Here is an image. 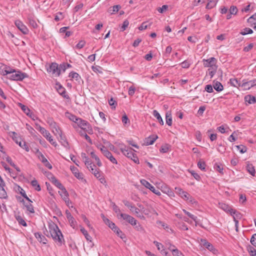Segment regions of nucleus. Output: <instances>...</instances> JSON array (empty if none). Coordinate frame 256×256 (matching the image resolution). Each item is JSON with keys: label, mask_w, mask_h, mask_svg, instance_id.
Instances as JSON below:
<instances>
[{"label": "nucleus", "mask_w": 256, "mask_h": 256, "mask_svg": "<svg viewBox=\"0 0 256 256\" xmlns=\"http://www.w3.org/2000/svg\"><path fill=\"white\" fill-rule=\"evenodd\" d=\"M48 228L50 234L52 239L55 241V242H58L61 245L62 241H64V239L62 233L58 226L54 224H50L48 226Z\"/></svg>", "instance_id": "nucleus-1"}, {"label": "nucleus", "mask_w": 256, "mask_h": 256, "mask_svg": "<svg viewBox=\"0 0 256 256\" xmlns=\"http://www.w3.org/2000/svg\"><path fill=\"white\" fill-rule=\"evenodd\" d=\"M17 200L20 204L21 208L26 210L27 214H34L35 212L34 207L32 204V201L29 198L24 199L22 197L17 196Z\"/></svg>", "instance_id": "nucleus-2"}, {"label": "nucleus", "mask_w": 256, "mask_h": 256, "mask_svg": "<svg viewBox=\"0 0 256 256\" xmlns=\"http://www.w3.org/2000/svg\"><path fill=\"white\" fill-rule=\"evenodd\" d=\"M47 123L49 124L52 130V132L54 134H59L62 137V132L60 130L57 124L54 120L52 118H48L47 120Z\"/></svg>", "instance_id": "nucleus-3"}, {"label": "nucleus", "mask_w": 256, "mask_h": 256, "mask_svg": "<svg viewBox=\"0 0 256 256\" xmlns=\"http://www.w3.org/2000/svg\"><path fill=\"white\" fill-rule=\"evenodd\" d=\"M48 72L52 73L55 76H59L60 74V66L56 62H52L47 69Z\"/></svg>", "instance_id": "nucleus-4"}, {"label": "nucleus", "mask_w": 256, "mask_h": 256, "mask_svg": "<svg viewBox=\"0 0 256 256\" xmlns=\"http://www.w3.org/2000/svg\"><path fill=\"white\" fill-rule=\"evenodd\" d=\"M216 62V58L214 57L207 60H203L204 67H210L211 68L217 69Z\"/></svg>", "instance_id": "nucleus-5"}, {"label": "nucleus", "mask_w": 256, "mask_h": 256, "mask_svg": "<svg viewBox=\"0 0 256 256\" xmlns=\"http://www.w3.org/2000/svg\"><path fill=\"white\" fill-rule=\"evenodd\" d=\"M140 183L144 186L146 188L150 190L154 194L158 196L161 194L160 191L158 189H156L153 186H152L146 180L142 179L140 180Z\"/></svg>", "instance_id": "nucleus-6"}, {"label": "nucleus", "mask_w": 256, "mask_h": 256, "mask_svg": "<svg viewBox=\"0 0 256 256\" xmlns=\"http://www.w3.org/2000/svg\"><path fill=\"white\" fill-rule=\"evenodd\" d=\"M120 217L132 226H136L138 221L134 217L126 214H120Z\"/></svg>", "instance_id": "nucleus-7"}, {"label": "nucleus", "mask_w": 256, "mask_h": 256, "mask_svg": "<svg viewBox=\"0 0 256 256\" xmlns=\"http://www.w3.org/2000/svg\"><path fill=\"white\" fill-rule=\"evenodd\" d=\"M120 150L128 158H131L134 157V153L132 151L134 150L132 148L124 146V148H120Z\"/></svg>", "instance_id": "nucleus-8"}, {"label": "nucleus", "mask_w": 256, "mask_h": 256, "mask_svg": "<svg viewBox=\"0 0 256 256\" xmlns=\"http://www.w3.org/2000/svg\"><path fill=\"white\" fill-rule=\"evenodd\" d=\"M176 192L184 200H188L190 196V194L187 192L184 191L180 188H176Z\"/></svg>", "instance_id": "nucleus-9"}, {"label": "nucleus", "mask_w": 256, "mask_h": 256, "mask_svg": "<svg viewBox=\"0 0 256 256\" xmlns=\"http://www.w3.org/2000/svg\"><path fill=\"white\" fill-rule=\"evenodd\" d=\"M256 86V80H250L248 82H244L243 80V82L241 85V87H243L246 90H248L250 88H252Z\"/></svg>", "instance_id": "nucleus-10"}, {"label": "nucleus", "mask_w": 256, "mask_h": 256, "mask_svg": "<svg viewBox=\"0 0 256 256\" xmlns=\"http://www.w3.org/2000/svg\"><path fill=\"white\" fill-rule=\"evenodd\" d=\"M158 138V136L156 135H151L144 139V144L146 146L152 145Z\"/></svg>", "instance_id": "nucleus-11"}, {"label": "nucleus", "mask_w": 256, "mask_h": 256, "mask_svg": "<svg viewBox=\"0 0 256 256\" xmlns=\"http://www.w3.org/2000/svg\"><path fill=\"white\" fill-rule=\"evenodd\" d=\"M58 86L57 91L60 94L63 98L70 99V96L66 94V89L60 84H56Z\"/></svg>", "instance_id": "nucleus-12"}, {"label": "nucleus", "mask_w": 256, "mask_h": 256, "mask_svg": "<svg viewBox=\"0 0 256 256\" xmlns=\"http://www.w3.org/2000/svg\"><path fill=\"white\" fill-rule=\"evenodd\" d=\"M43 136L46 138V139L54 146H56L57 144L56 141L54 140L52 137L51 136L50 133L46 130V132L44 134H42Z\"/></svg>", "instance_id": "nucleus-13"}, {"label": "nucleus", "mask_w": 256, "mask_h": 256, "mask_svg": "<svg viewBox=\"0 0 256 256\" xmlns=\"http://www.w3.org/2000/svg\"><path fill=\"white\" fill-rule=\"evenodd\" d=\"M76 123L78 124V126L81 128L82 129H86L87 126L89 124L88 122L86 120H83L80 118H78L77 120Z\"/></svg>", "instance_id": "nucleus-14"}, {"label": "nucleus", "mask_w": 256, "mask_h": 256, "mask_svg": "<svg viewBox=\"0 0 256 256\" xmlns=\"http://www.w3.org/2000/svg\"><path fill=\"white\" fill-rule=\"evenodd\" d=\"M17 28L24 34H27L28 32V30L27 27L20 22L17 23Z\"/></svg>", "instance_id": "nucleus-15"}, {"label": "nucleus", "mask_w": 256, "mask_h": 256, "mask_svg": "<svg viewBox=\"0 0 256 256\" xmlns=\"http://www.w3.org/2000/svg\"><path fill=\"white\" fill-rule=\"evenodd\" d=\"M34 236L39 242H42L44 244H46V238L40 232H36Z\"/></svg>", "instance_id": "nucleus-16"}, {"label": "nucleus", "mask_w": 256, "mask_h": 256, "mask_svg": "<svg viewBox=\"0 0 256 256\" xmlns=\"http://www.w3.org/2000/svg\"><path fill=\"white\" fill-rule=\"evenodd\" d=\"M162 191L167 194L170 196H174V193L172 192V191L170 190V188H169L166 185L163 184L162 186Z\"/></svg>", "instance_id": "nucleus-17"}, {"label": "nucleus", "mask_w": 256, "mask_h": 256, "mask_svg": "<svg viewBox=\"0 0 256 256\" xmlns=\"http://www.w3.org/2000/svg\"><path fill=\"white\" fill-rule=\"evenodd\" d=\"M51 182L60 190H62V189H64V187L54 176H52L51 177Z\"/></svg>", "instance_id": "nucleus-18"}, {"label": "nucleus", "mask_w": 256, "mask_h": 256, "mask_svg": "<svg viewBox=\"0 0 256 256\" xmlns=\"http://www.w3.org/2000/svg\"><path fill=\"white\" fill-rule=\"evenodd\" d=\"M213 87L218 92H220L224 90V86L222 84L216 80H214L213 82Z\"/></svg>", "instance_id": "nucleus-19"}, {"label": "nucleus", "mask_w": 256, "mask_h": 256, "mask_svg": "<svg viewBox=\"0 0 256 256\" xmlns=\"http://www.w3.org/2000/svg\"><path fill=\"white\" fill-rule=\"evenodd\" d=\"M104 156L108 158L112 164H117V160L112 156V153L110 151H106L104 152Z\"/></svg>", "instance_id": "nucleus-20"}, {"label": "nucleus", "mask_w": 256, "mask_h": 256, "mask_svg": "<svg viewBox=\"0 0 256 256\" xmlns=\"http://www.w3.org/2000/svg\"><path fill=\"white\" fill-rule=\"evenodd\" d=\"M202 244L210 252H214L215 250L213 246L206 240H202Z\"/></svg>", "instance_id": "nucleus-21"}, {"label": "nucleus", "mask_w": 256, "mask_h": 256, "mask_svg": "<svg viewBox=\"0 0 256 256\" xmlns=\"http://www.w3.org/2000/svg\"><path fill=\"white\" fill-rule=\"evenodd\" d=\"M70 170H71L72 171V173L74 174V176L78 179H82L83 178H82V174H80L78 172V169L73 166H71L70 168Z\"/></svg>", "instance_id": "nucleus-22"}, {"label": "nucleus", "mask_w": 256, "mask_h": 256, "mask_svg": "<svg viewBox=\"0 0 256 256\" xmlns=\"http://www.w3.org/2000/svg\"><path fill=\"white\" fill-rule=\"evenodd\" d=\"M69 77L72 78H74L75 80L78 82V83L82 80L80 76L76 72H72L69 74Z\"/></svg>", "instance_id": "nucleus-23"}, {"label": "nucleus", "mask_w": 256, "mask_h": 256, "mask_svg": "<svg viewBox=\"0 0 256 256\" xmlns=\"http://www.w3.org/2000/svg\"><path fill=\"white\" fill-rule=\"evenodd\" d=\"M17 106H18L22 111L27 116L30 112V109L22 103L17 102Z\"/></svg>", "instance_id": "nucleus-24"}, {"label": "nucleus", "mask_w": 256, "mask_h": 256, "mask_svg": "<svg viewBox=\"0 0 256 256\" xmlns=\"http://www.w3.org/2000/svg\"><path fill=\"white\" fill-rule=\"evenodd\" d=\"M244 100L250 104H252L256 102V98L252 95H246L244 97Z\"/></svg>", "instance_id": "nucleus-25"}, {"label": "nucleus", "mask_w": 256, "mask_h": 256, "mask_svg": "<svg viewBox=\"0 0 256 256\" xmlns=\"http://www.w3.org/2000/svg\"><path fill=\"white\" fill-rule=\"evenodd\" d=\"M230 84L232 86L238 88L241 87L242 83L236 78H230Z\"/></svg>", "instance_id": "nucleus-26"}, {"label": "nucleus", "mask_w": 256, "mask_h": 256, "mask_svg": "<svg viewBox=\"0 0 256 256\" xmlns=\"http://www.w3.org/2000/svg\"><path fill=\"white\" fill-rule=\"evenodd\" d=\"M230 214L232 216H233L234 220L240 219L242 216V214L240 212L235 210L232 209Z\"/></svg>", "instance_id": "nucleus-27"}, {"label": "nucleus", "mask_w": 256, "mask_h": 256, "mask_svg": "<svg viewBox=\"0 0 256 256\" xmlns=\"http://www.w3.org/2000/svg\"><path fill=\"white\" fill-rule=\"evenodd\" d=\"M28 76L25 72H23L20 70H17V81L22 80L25 78H28Z\"/></svg>", "instance_id": "nucleus-28"}, {"label": "nucleus", "mask_w": 256, "mask_h": 256, "mask_svg": "<svg viewBox=\"0 0 256 256\" xmlns=\"http://www.w3.org/2000/svg\"><path fill=\"white\" fill-rule=\"evenodd\" d=\"M17 144H18L19 146L24 149L26 152L30 150L29 146L24 140H22L19 142L17 141Z\"/></svg>", "instance_id": "nucleus-29"}, {"label": "nucleus", "mask_w": 256, "mask_h": 256, "mask_svg": "<svg viewBox=\"0 0 256 256\" xmlns=\"http://www.w3.org/2000/svg\"><path fill=\"white\" fill-rule=\"evenodd\" d=\"M7 66L0 63V74L2 75H8V72L6 71Z\"/></svg>", "instance_id": "nucleus-30"}, {"label": "nucleus", "mask_w": 256, "mask_h": 256, "mask_svg": "<svg viewBox=\"0 0 256 256\" xmlns=\"http://www.w3.org/2000/svg\"><path fill=\"white\" fill-rule=\"evenodd\" d=\"M246 170L252 176H255L256 171L254 166L252 164H248L246 166Z\"/></svg>", "instance_id": "nucleus-31"}, {"label": "nucleus", "mask_w": 256, "mask_h": 256, "mask_svg": "<svg viewBox=\"0 0 256 256\" xmlns=\"http://www.w3.org/2000/svg\"><path fill=\"white\" fill-rule=\"evenodd\" d=\"M153 114L156 118L160 124L162 126L164 125V123L162 118L158 112L156 110H154L153 111Z\"/></svg>", "instance_id": "nucleus-32"}, {"label": "nucleus", "mask_w": 256, "mask_h": 256, "mask_svg": "<svg viewBox=\"0 0 256 256\" xmlns=\"http://www.w3.org/2000/svg\"><path fill=\"white\" fill-rule=\"evenodd\" d=\"M80 231L84 235L85 238L88 241H90V242L92 240V238L88 234L87 230H86L84 228H80Z\"/></svg>", "instance_id": "nucleus-33"}, {"label": "nucleus", "mask_w": 256, "mask_h": 256, "mask_svg": "<svg viewBox=\"0 0 256 256\" xmlns=\"http://www.w3.org/2000/svg\"><path fill=\"white\" fill-rule=\"evenodd\" d=\"M61 190V192H58L60 194L63 200H66L68 198V192L65 188H64V189H62Z\"/></svg>", "instance_id": "nucleus-34"}, {"label": "nucleus", "mask_w": 256, "mask_h": 256, "mask_svg": "<svg viewBox=\"0 0 256 256\" xmlns=\"http://www.w3.org/2000/svg\"><path fill=\"white\" fill-rule=\"evenodd\" d=\"M218 0H208V2L206 4V8L210 9L216 6Z\"/></svg>", "instance_id": "nucleus-35"}, {"label": "nucleus", "mask_w": 256, "mask_h": 256, "mask_svg": "<svg viewBox=\"0 0 256 256\" xmlns=\"http://www.w3.org/2000/svg\"><path fill=\"white\" fill-rule=\"evenodd\" d=\"M31 184L36 190L39 192L41 190L40 186L36 180H32L31 182Z\"/></svg>", "instance_id": "nucleus-36"}, {"label": "nucleus", "mask_w": 256, "mask_h": 256, "mask_svg": "<svg viewBox=\"0 0 256 256\" xmlns=\"http://www.w3.org/2000/svg\"><path fill=\"white\" fill-rule=\"evenodd\" d=\"M81 156L86 166H88V164H91V161H89L88 156H86V154L84 152H82Z\"/></svg>", "instance_id": "nucleus-37"}, {"label": "nucleus", "mask_w": 256, "mask_h": 256, "mask_svg": "<svg viewBox=\"0 0 256 256\" xmlns=\"http://www.w3.org/2000/svg\"><path fill=\"white\" fill-rule=\"evenodd\" d=\"M94 176L95 177H96L97 178H98L100 182L102 183H103L104 182H106V180H104V178L101 176V174L100 173V170L98 168V170L96 171V174H94Z\"/></svg>", "instance_id": "nucleus-38"}, {"label": "nucleus", "mask_w": 256, "mask_h": 256, "mask_svg": "<svg viewBox=\"0 0 256 256\" xmlns=\"http://www.w3.org/2000/svg\"><path fill=\"white\" fill-rule=\"evenodd\" d=\"M91 156L94 158L97 162V165L98 166H102V164L99 158L94 154V152H90Z\"/></svg>", "instance_id": "nucleus-39"}, {"label": "nucleus", "mask_w": 256, "mask_h": 256, "mask_svg": "<svg viewBox=\"0 0 256 256\" xmlns=\"http://www.w3.org/2000/svg\"><path fill=\"white\" fill-rule=\"evenodd\" d=\"M214 168L221 174H223V166L222 164L216 163L214 166Z\"/></svg>", "instance_id": "nucleus-40"}, {"label": "nucleus", "mask_w": 256, "mask_h": 256, "mask_svg": "<svg viewBox=\"0 0 256 256\" xmlns=\"http://www.w3.org/2000/svg\"><path fill=\"white\" fill-rule=\"evenodd\" d=\"M86 166L92 174L98 170V168H96V166L93 164L92 162H91V164H88V166Z\"/></svg>", "instance_id": "nucleus-41"}, {"label": "nucleus", "mask_w": 256, "mask_h": 256, "mask_svg": "<svg viewBox=\"0 0 256 256\" xmlns=\"http://www.w3.org/2000/svg\"><path fill=\"white\" fill-rule=\"evenodd\" d=\"M60 71L65 72L68 68H72V66L68 63H62L60 65Z\"/></svg>", "instance_id": "nucleus-42"}, {"label": "nucleus", "mask_w": 256, "mask_h": 256, "mask_svg": "<svg viewBox=\"0 0 256 256\" xmlns=\"http://www.w3.org/2000/svg\"><path fill=\"white\" fill-rule=\"evenodd\" d=\"M166 123L169 126H171L172 124V117L170 114L168 112L166 113Z\"/></svg>", "instance_id": "nucleus-43"}, {"label": "nucleus", "mask_w": 256, "mask_h": 256, "mask_svg": "<svg viewBox=\"0 0 256 256\" xmlns=\"http://www.w3.org/2000/svg\"><path fill=\"white\" fill-rule=\"evenodd\" d=\"M166 245L167 246L168 248L170 250L172 253L173 250H178V248H176V246L172 244L170 242H166Z\"/></svg>", "instance_id": "nucleus-44"}, {"label": "nucleus", "mask_w": 256, "mask_h": 256, "mask_svg": "<svg viewBox=\"0 0 256 256\" xmlns=\"http://www.w3.org/2000/svg\"><path fill=\"white\" fill-rule=\"evenodd\" d=\"M17 221L18 222L19 224L24 226H27L26 222L20 216H17Z\"/></svg>", "instance_id": "nucleus-45"}, {"label": "nucleus", "mask_w": 256, "mask_h": 256, "mask_svg": "<svg viewBox=\"0 0 256 256\" xmlns=\"http://www.w3.org/2000/svg\"><path fill=\"white\" fill-rule=\"evenodd\" d=\"M18 188V190L19 191L20 194L22 195V196L23 197L22 198H24V199H26V198H29L25 191L24 190H23L21 187H20V186H17Z\"/></svg>", "instance_id": "nucleus-46"}, {"label": "nucleus", "mask_w": 256, "mask_h": 256, "mask_svg": "<svg viewBox=\"0 0 256 256\" xmlns=\"http://www.w3.org/2000/svg\"><path fill=\"white\" fill-rule=\"evenodd\" d=\"M104 144H106L110 150L114 151L115 150V146L112 144L110 142L105 140L104 141Z\"/></svg>", "instance_id": "nucleus-47"}, {"label": "nucleus", "mask_w": 256, "mask_h": 256, "mask_svg": "<svg viewBox=\"0 0 256 256\" xmlns=\"http://www.w3.org/2000/svg\"><path fill=\"white\" fill-rule=\"evenodd\" d=\"M229 11L231 14L236 15L238 12V10L236 6H232L230 8Z\"/></svg>", "instance_id": "nucleus-48"}, {"label": "nucleus", "mask_w": 256, "mask_h": 256, "mask_svg": "<svg viewBox=\"0 0 256 256\" xmlns=\"http://www.w3.org/2000/svg\"><path fill=\"white\" fill-rule=\"evenodd\" d=\"M206 166V162L204 161L200 160L198 163V166L201 170H205Z\"/></svg>", "instance_id": "nucleus-49"}, {"label": "nucleus", "mask_w": 256, "mask_h": 256, "mask_svg": "<svg viewBox=\"0 0 256 256\" xmlns=\"http://www.w3.org/2000/svg\"><path fill=\"white\" fill-rule=\"evenodd\" d=\"M236 146L238 148V149L240 150V152L241 154H244L246 152L247 150L246 147L244 145Z\"/></svg>", "instance_id": "nucleus-50"}, {"label": "nucleus", "mask_w": 256, "mask_h": 256, "mask_svg": "<svg viewBox=\"0 0 256 256\" xmlns=\"http://www.w3.org/2000/svg\"><path fill=\"white\" fill-rule=\"evenodd\" d=\"M6 197V192L4 188V186L0 187V198H4Z\"/></svg>", "instance_id": "nucleus-51"}, {"label": "nucleus", "mask_w": 256, "mask_h": 256, "mask_svg": "<svg viewBox=\"0 0 256 256\" xmlns=\"http://www.w3.org/2000/svg\"><path fill=\"white\" fill-rule=\"evenodd\" d=\"M68 220L70 226L74 228L76 226V222L74 218L72 217V218L68 219Z\"/></svg>", "instance_id": "nucleus-52"}, {"label": "nucleus", "mask_w": 256, "mask_h": 256, "mask_svg": "<svg viewBox=\"0 0 256 256\" xmlns=\"http://www.w3.org/2000/svg\"><path fill=\"white\" fill-rule=\"evenodd\" d=\"M183 211L184 212V214H186L188 217L191 218L194 221L196 222V219H197V217L196 216H194V214H191L190 212H188L186 211L185 210H183Z\"/></svg>", "instance_id": "nucleus-53"}, {"label": "nucleus", "mask_w": 256, "mask_h": 256, "mask_svg": "<svg viewBox=\"0 0 256 256\" xmlns=\"http://www.w3.org/2000/svg\"><path fill=\"white\" fill-rule=\"evenodd\" d=\"M221 208L222 210H224L226 212H229L230 213L231 212V210H232V208H230V206H228V205L225 204H221Z\"/></svg>", "instance_id": "nucleus-54"}, {"label": "nucleus", "mask_w": 256, "mask_h": 256, "mask_svg": "<svg viewBox=\"0 0 256 256\" xmlns=\"http://www.w3.org/2000/svg\"><path fill=\"white\" fill-rule=\"evenodd\" d=\"M128 24H129V22L127 20H126L123 22V24L120 28V31H122V32L124 31L126 29V28L128 26Z\"/></svg>", "instance_id": "nucleus-55"}, {"label": "nucleus", "mask_w": 256, "mask_h": 256, "mask_svg": "<svg viewBox=\"0 0 256 256\" xmlns=\"http://www.w3.org/2000/svg\"><path fill=\"white\" fill-rule=\"evenodd\" d=\"M108 104L110 106H112V108H116L117 105L116 102L112 98L110 100H108Z\"/></svg>", "instance_id": "nucleus-56"}, {"label": "nucleus", "mask_w": 256, "mask_h": 256, "mask_svg": "<svg viewBox=\"0 0 256 256\" xmlns=\"http://www.w3.org/2000/svg\"><path fill=\"white\" fill-rule=\"evenodd\" d=\"M169 148L167 144L162 146L160 149V151L162 153H166L168 152Z\"/></svg>", "instance_id": "nucleus-57"}, {"label": "nucleus", "mask_w": 256, "mask_h": 256, "mask_svg": "<svg viewBox=\"0 0 256 256\" xmlns=\"http://www.w3.org/2000/svg\"><path fill=\"white\" fill-rule=\"evenodd\" d=\"M118 236H119L122 240L126 238V236L124 233L120 229L118 232H116Z\"/></svg>", "instance_id": "nucleus-58"}, {"label": "nucleus", "mask_w": 256, "mask_h": 256, "mask_svg": "<svg viewBox=\"0 0 256 256\" xmlns=\"http://www.w3.org/2000/svg\"><path fill=\"white\" fill-rule=\"evenodd\" d=\"M7 171L8 172V174L13 179L16 180V173L14 172V170L10 168V170H8Z\"/></svg>", "instance_id": "nucleus-59"}, {"label": "nucleus", "mask_w": 256, "mask_h": 256, "mask_svg": "<svg viewBox=\"0 0 256 256\" xmlns=\"http://www.w3.org/2000/svg\"><path fill=\"white\" fill-rule=\"evenodd\" d=\"M122 122L124 125H126L128 124H130V120L126 114L122 117Z\"/></svg>", "instance_id": "nucleus-60"}, {"label": "nucleus", "mask_w": 256, "mask_h": 256, "mask_svg": "<svg viewBox=\"0 0 256 256\" xmlns=\"http://www.w3.org/2000/svg\"><path fill=\"white\" fill-rule=\"evenodd\" d=\"M86 42L83 40H80L78 43L76 45V48L78 49L82 48L85 45Z\"/></svg>", "instance_id": "nucleus-61"}, {"label": "nucleus", "mask_w": 256, "mask_h": 256, "mask_svg": "<svg viewBox=\"0 0 256 256\" xmlns=\"http://www.w3.org/2000/svg\"><path fill=\"white\" fill-rule=\"evenodd\" d=\"M29 24L33 28H38V24L33 19H29Z\"/></svg>", "instance_id": "nucleus-62"}, {"label": "nucleus", "mask_w": 256, "mask_h": 256, "mask_svg": "<svg viewBox=\"0 0 256 256\" xmlns=\"http://www.w3.org/2000/svg\"><path fill=\"white\" fill-rule=\"evenodd\" d=\"M250 243L256 248V234L252 236L250 238Z\"/></svg>", "instance_id": "nucleus-63"}, {"label": "nucleus", "mask_w": 256, "mask_h": 256, "mask_svg": "<svg viewBox=\"0 0 256 256\" xmlns=\"http://www.w3.org/2000/svg\"><path fill=\"white\" fill-rule=\"evenodd\" d=\"M172 255L174 256H184L183 254L178 249L177 250H172Z\"/></svg>", "instance_id": "nucleus-64"}]
</instances>
